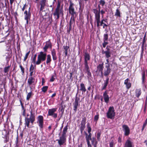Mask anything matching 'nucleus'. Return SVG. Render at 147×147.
I'll return each instance as SVG.
<instances>
[{
  "label": "nucleus",
  "mask_w": 147,
  "mask_h": 147,
  "mask_svg": "<svg viewBox=\"0 0 147 147\" xmlns=\"http://www.w3.org/2000/svg\"><path fill=\"white\" fill-rule=\"evenodd\" d=\"M74 5V4L71 1H70L69 7V13L71 15L70 22V27L71 26L72 24L74 22V16H76V13L74 11V9L73 7Z\"/></svg>",
  "instance_id": "obj_1"
},
{
  "label": "nucleus",
  "mask_w": 147,
  "mask_h": 147,
  "mask_svg": "<svg viewBox=\"0 0 147 147\" xmlns=\"http://www.w3.org/2000/svg\"><path fill=\"white\" fill-rule=\"evenodd\" d=\"M61 2L59 1L58 2L57 7L54 11L53 15L55 16V18L56 19H58L59 18V15L63 13L62 7H60Z\"/></svg>",
  "instance_id": "obj_2"
},
{
  "label": "nucleus",
  "mask_w": 147,
  "mask_h": 147,
  "mask_svg": "<svg viewBox=\"0 0 147 147\" xmlns=\"http://www.w3.org/2000/svg\"><path fill=\"white\" fill-rule=\"evenodd\" d=\"M92 11L94 14V23H96L97 26H99L100 19V11L96 9H93Z\"/></svg>",
  "instance_id": "obj_3"
},
{
  "label": "nucleus",
  "mask_w": 147,
  "mask_h": 147,
  "mask_svg": "<svg viewBox=\"0 0 147 147\" xmlns=\"http://www.w3.org/2000/svg\"><path fill=\"white\" fill-rule=\"evenodd\" d=\"M115 115V112L113 107H109L108 112L107 113V116L108 118L110 119H113Z\"/></svg>",
  "instance_id": "obj_4"
},
{
  "label": "nucleus",
  "mask_w": 147,
  "mask_h": 147,
  "mask_svg": "<svg viewBox=\"0 0 147 147\" xmlns=\"http://www.w3.org/2000/svg\"><path fill=\"white\" fill-rule=\"evenodd\" d=\"M47 57V53L43 52L41 51L38 55V62L39 63V64L43 61L46 60Z\"/></svg>",
  "instance_id": "obj_5"
},
{
  "label": "nucleus",
  "mask_w": 147,
  "mask_h": 147,
  "mask_svg": "<svg viewBox=\"0 0 147 147\" xmlns=\"http://www.w3.org/2000/svg\"><path fill=\"white\" fill-rule=\"evenodd\" d=\"M30 115L28 114L27 115V117H25V119H28L31 122V124H33V123L35 120V113H33L32 109L30 111Z\"/></svg>",
  "instance_id": "obj_6"
},
{
  "label": "nucleus",
  "mask_w": 147,
  "mask_h": 147,
  "mask_svg": "<svg viewBox=\"0 0 147 147\" xmlns=\"http://www.w3.org/2000/svg\"><path fill=\"white\" fill-rule=\"evenodd\" d=\"M57 108H53L51 109H49L48 111V114L49 116H53V117L56 118L57 116V114L55 112L56 111Z\"/></svg>",
  "instance_id": "obj_7"
},
{
  "label": "nucleus",
  "mask_w": 147,
  "mask_h": 147,
  "mask_svg": "<svg viewBox=\"0 0 147 147\" xmlns=\"http://www.w3.org/2000/svg\"><path fill=\"white\" fill-rule=\"evenodd\" d=\"M37 123L40 128H42L43 127V117L42 116L39 115L37 118Z\"/></svg>",
  "instance_id": "obj_8"
},
{
  "label": "nucleus",
  "mask_w": 147,
  "mask_h": 147,
  "mask_svg": "<svg viewBox=\"0 0 147 147\" xmlns=\"http://www.w3.org/2000/svg\"><path fill=\"white\" fill-rule=\"evenodd\" d=\"M122 128L125 135L128 136L130 133V129L126 125H122Z\"/></svg>",
  "instance_id": "obj_9"
},
{
  "label": "nucleus",
  "mask_w": 147,
  "mask_h": 147,
  "mask_svg": "<svg viewBox=\"0 0 147 147\" xmlns=\"http://www.w3.org/2000/svg\"><path fill=\"white\" fill-rule=\"evenodd\" d=\"M30 8H29V11L28 12L26 10L24 12V14H25L24 16V19L26 21V23L28 24V20H30Z\"/></svg>",
  "instance_id": "obj_10"
},
{
  "label": "nucleus",
  "mask_w": 147,
  "mask_h": 147,
  "mask_svg": "<svg viewBox=\"0 0 147 147\" xmlns=\"http://www.w3.org/2000/svg\"><path fill=\"white\" fill-rule=\"evenodd\" d=\"M66 140V137L62 136L60 137L59 139L56 140L58 141V143L60 146L63 145L65 142Z\"/></svg>",
  "instance_id": "obj_11"
},
{
  "label": "nucleus",
  "mask_w": 147,
  "mask_h": 147,
  "mask_svg": "<svg viewBox=\"0 0 147 147\" xmlns=\"http://www.w3.org/2000/svg\"><path fill=\"white\" fill-rule=\"evenodd\" d=\"M84 68L83 70L84 72L87 73L88 77H90L91 76V73L90 72L89 67L88 64H84Z\"/></svg>",
  "instance_id": "obj_12"
},
{
  "label": "nucleus",
  "mask_w": 147,
  "mask_h": 147,
  "mask_svg": "<svg viewBox=\"0 0 147 147\" xmlns=\"http://www.w3.org/2000/svg\"><path fill=\"white\" fill-rule=\"evenodd\" d=\"M86 121V119L84 118H83L81 123L80 130L81 133H82L83 131L85 128V127Z\"/></svg>",
  "instance_id": "obj_13"
},
{
  "label": "nucleus",
  "mask_w": 147,
  "mask_h": 147,
  "mask_svg": "<svg viewBox=\"0 0 147 147\" xmlns=\"http://www.w3.org/2000/svg\"><path fill=\"white\" fill-rule=\"evenodd\" d=\"M52 46L51 44V42L49 40L46 42V45L43 47V49L44 52H46L47 49L49 47L51 48Z\"/></svg>",
  "instance_id": "obj_14"
},
{
  "label": "nucleus",
  "mask_w": 147,
  "mask_h": 147,
  "mask_svg": "<svg viewBox=\"0 0 147 147\" xmlns=\"http://www.w3.org/2000/svg\"><path fill=\"white\" fill-rule=\"evenodd\" d=\"M80 100V98L77 97H76L75 101L73 103L74 108V111L76 112L78 105V102Z\"/></svg>",
  "instance_id": "obj_15"
},
{
  "label": "nucleus",
  "mask_w": 147,
  "mask_h": 147,
  "mask_svg": "<svg viewBox=\"0 0 147 147\" xmlns=\"http://www.w3.org/2000/svg\"><path fill=\"white\" fill-rule=\"evenodd\" d=\"M107 92L106 91L103 93V96L105 100V102L107 103L109 100V97L107 94Z\"/></svg>",
  "instance_id": "obj_16"
},
{
  "label": "nucleus",
  "mask_w": 147,
  "mask_h": 147,
  "mask_svg": "<svg viewBox=\"0 0 147 147\" xmlns=\"http://www.w3.org/2000/svg\"><path fill=\"white\" fill-rule=\"evenodd\" d=\"M90 56L89 54L86 53L84 55V64H88V61L90 60Z\"/></svg>",
  "instance_id": "obj_17"
},
{
  "label": "nucleus",
  "mask_w": 147,
  "mask_h": 147,
  "mask_svg": "<svg viewBox=\"0 0 147 147\" xmlns=\"http://www.w3.org/2000/svg\"><path fill=\"white\" fill-rule=\"evenodd\" d=\"M85 134L86 135V140L87 142L88 147H92L90 142V140L92 138L90 136H88V134L87 133H86Z\"/></svg>",
  "instance_id": "obj_18"
},
{
  "label": "nucleus",
  "mask_w": 147,
  "mask_h": 147,
  "mask_svg": "<svg viewBox=\"0 0 147 147\" xmlns=\"http://www.w3.org/2000/svg\"><path fill=\"white\" fill-rule=\"evenodd\" d=\"M124 147H134L131 142L129 140H127L126 141Z\"/></svg>",
  "instance_id": "obj_19"
},
{
  "label": "nucleus",
  "mask_w": 147,
  "mask_h": 147,
  "mask_svg": "<svg viewBox=\"0 0 147 147\" xmlns=\"http://www.w3.org/2000/svg\"><path fill=\"white\" fill-rule=\"evenodd\" d=\"M103 65V63H102L101 64H99L97 67V70L98 71L100 72V71L102 74V71L104 68Z\"/></svg>",
  "instance_id": "obj_20"
},
{
  "label": "nucleus",
  "mask_w": 147,
  "mask_h": 147,
  "mask_svg": "<svg viewBox=\"0 0 147 147\" xmlns=\"http://www.w3.org/2000/svg\"><path fill=\"white\" fill-rule=\"evenodd\" d=\"M90 140L94 147H96L97 142L96 140V138L95 137H92Z\"/></svg>",
  "instance_id": "obj_21"
},
{
  "label": "nucleus",
  "mask_w": 147,
  "mask_h": 147,
  "mask_svg": "<svg viewBox=\"0 0 147 147\" xmlns=\"http://www.w3.org/2000/svg\"><path fill=\"white\" fill-rule=\"evenodd\" d=\"M128 81L129 79L127 78L125 80L124 83V84L126 85V88L127 89H129L130 88L131 85V83L129 82Z\"/></svg>",
  "instance_id": "obj_22"
},
{
  "label": "nucleus",
  "mask_w": 147,
  "mask_h": 147,
  "mask_svg": "<svg viewBox=\"0 0 147 147\" xmlns=\"http://www.w3.org/2000/svg\"><path fill=\"white\" fill-rule=\"evenodd\" d=\"M51 54L53 60L54 61L56 60L57 59V57L56 55L55 50L54 49H53L51 51Z\"/></svg>",
  "instance_id": "obj_23"
},
{
  "label": "nucleus",
  "mask_w": 147,
  "mask_h": 147,
  "mask_svg": "<svg viewBox=\"0 0 147 147\" xmlns=\"http://www.w3.org/2000/svg\"><path fill=\"white\" fill-rule=\"evenodd\" d=\"M80 90L82 91V93L85 92L86 91V90L84 84L83 83H81L80 84Z\"/></svg>",
  "instance_id": "obj_24"
},
{
  "label": "nucleus",
  "mask_w": 147,
  "mask_h": 147,
  "mask_svg": "<svg viewBox=\"0 0 147 147\" xmlns=\"http://www.w3.org/2000/svg\"><path fill=\"white\" fill-rule=\"evenodd\" d=\"M35 79L32 77H30L28 80V83L29 85H31L34 82Z\"/></svg>",
  "instance_id": "obj_25"
},
{
  "label": "nucleus",
  "mask_w": 147,
  "mask_h": 147,
  "mask_svg": "<svg viewBox=\"0 0 147 147\" xmlns=\"http://www.w3.org/2000/svg\"><path fill=\"white\" fill-rule=\"evenodd\" d=\"M25 123H24V124L26 126H27L28 128H30L32 127L30 125V123L31 124V122L29 120H28V119H25Z\"/></svg>",
  "instance_id": "obj_26"
},
{
  "label": "nucleus",
  "mask_w": 147,
  "mask_h": 147,
  "mask_svg": "<svg viewBox=\"0 0 147 147\" xmlns=\"http://www.w3.org/2000/svg\"><path fill=\"white\" fill-rule=\"evenodd\" d=\"M102 53L105 54L106 57L107 58H109L111 56V53L109 49L107 51L103 52Z\"/></svg>",
  "instance_id": "obj_27"
},
{
  "label": "nucleus",
  "mask_w": 147,
  "mask_h": 147,
  "mask_svg": "<svg viewBox=\"0 0 147 147\" xmlns=\"http://www.w3.org/2000/svg\"><path fill=\"white\" fill-rule=\"evenodd\" d=\"M109 78H107L106 80L105 81V82L104 83V85L102 88V90H104L106 88L109 83Z\"/></svg>",
  "instance_id": "obj_28"
},
{
  "label": "nucleus",
  "mask_w": 147,
  "mask_h": 147,
  "mask_svg": "<svg viewBox=\"0 0 147 147\" xmlns=\"http://www.w3.org/2000/svg\"><path fill=\"white\" fill-rule=\"evenodd\" d=\"M111 72V69H106L104 70V75L105 76H108Z\"/></svg>",
  "instance_id": "obj_29"
},
{
  "label": "nucleus",
  "mask_w": 147,
  "mask_h": 147,
  "mask_svg": "<svg viewBox=\"0 0 147 147\" xmlns=\"http://www.w3.org/2000/svg\"><path fill=\"white\" fill-rule=\"evenodd\" d=\"M47 56L46 63L47 64H50L52 60L51 56L49 54L47 55Z\"/></svg>",
  "instance_id": "obj_30"
},
{
  "label": "nucleus",
  "mask_w": 147,
  "mask_h": 147,
  "mask_svg": "<svg viewBox=\"0 0 147 147\" xmlns=\"http://www.w3.org/2000/svg\"><path fill=\"white\" fill-rule=\"evenodd\" d=\"M67 129L68 128L67 126L64 127L63 131L62 134L61 135L62 136L66 137V134L67 132Z\"/></svg>",
  "instance_id": "obj_31"
},
{
  "label": "nucleus",
  "mask_w": 147,
  "mask_h": 147,
  "mask_svg": "<svg viewBox=\"0 0 147 147\" xmlns=\"http://www.w3.org/2000/svg\"><path fill=\"white\" fill-rule=\"evenodd\" d=\"M36 58L33 57L32 60V63H33L35 65H39V63L38 62V57H37V60L36 61Z\"/></svg>",
  "instance_id": "obj_32"
},
{
  "label": "nucleus",
  "mask_w": 147,
  "mask_h": 147,
  "mask_svg": "<svg viewBox=\"0 0 147 147\" xmlns=\"http://www.w3.org/2000/svg\"><path fill=\"white\" fill-rule=\"evenodd\" d=\"M141 92L140 89H136V96L137 97H139L141 94Z\"/></svg>",
  "instance_id": "obj_33"
},
{
  "label": "nucleus",
  "mask_w": 147,
  "mask_h": 147,
  "mask_svg": "<svg viewBox=\"0 0 147 147\" xmlns=\"http://www.w3.org/2000/svg\"><path fill=\"white\" fill-rule=\"evenodd\" d=\"M115 15L119 17H121L120 11L118 9H117L116 10V11L115 13Z\"/></svg>",
  "instance_id": "obj_34"
},
{
  "label": "nucleus",
  "mask_w": 147,
  "mask_h": 147,
  "mask_svg": "<svg viewBox=\"0 0 147 147\" xmlns=\"http://www.w3.org/2000/svg\"><path fill=\"white\" fill-rule=\"evenodd\" d=\"M11 52L10 51H7L5 55L6 57L7 58H10L11 56Z\"/></svg>",
  "instance_id": "obj_35"
},
{
  "label": "nucleus",
  "mask_w": 147,
  "mask_h": 147,
  "mask_svg": "<svg viewBox=\"0 0 147 147\" xmlns=\"http://www.w3.org/2000/svg\"><path fill=\"white\" fill-rule=\"evenodd\" d=\"M19 67L20 68L21 71L22 72V75H24V68L22 67V66L21 64L20 65Z\"/></svg>",
  "instance_id": "obj_36"
},
{
  "label": "nucleus",
  "mask_w": 147,
  "mask_h": 147,
  "mask_svg": "<svg viewBox=\"0 0 147 147\" xmlns=\"http://www.w3.org/2000/svg\"><path fill=\"white\" fill-rule=\"evenodd\" d=\"M69 47L67 46H64V49L65 50L64 53L66 56L67 55V50L69 48Z\"/></svg>",
  "instance_id": "obj_37"
},
{
  "label": "nucleus",
  "mask_w": 147,
  "mask_h": 147,
  "mask_svg": "<svg viewBox=\"0 0 147 147\" xmlns=\"http://www.w3.org/2000/svg\"><path fill=\"white\" fill-rule=\"evenodd\" d=\"M104 21L106 22L105 20L104 19H102L100 21V22H99V26H97H97L98 27H99L100 26H102L103 24H104L105 23H104Z\"/></svg>",
  "instance_id": "obj_38"
},
{
  "label": "nucleus",
  "mask_w": 147,
  "mask_h": 147,
  "mask_svg": "<svg viewBox=\"0 0 147 147\" xmlns=\"http://www.w3.org/2000/svg\"><path fill=\"white\" fill-rule=\"evenodd\" d=\"M48 88V86H43L42 88V92H45L47 91Z\"/></svg>",
  "instance_id": "obj_39"
},
{
  "label": "nucleus",
  "mask_w": 147,
  "mask_h": 147,
  "mask_svg": "<svg viewBox=\"0 0 147 147\" xmlns=\"http://www.w3.org/2000/svg\"><path fill=\"white\" fill-rule=\"evenodd\" d=\"M108 39V35L107 34H105L104 35L103 40L105 41H107Z\"/></svg>",
  "instance_id": "obj_40"
},
{
  "label": "nucleus",
  "mask_w": 147,
  "mask_h": 147,
  "mask_svg": "<svg viewBox=\"0 0 147 147\" xmlns=\"http://www.w3.org/2000/svg\"><path fill=\"white\" fill-rule=\"evenodd\" d=\"M88 133H90L91 131V128L89 125V123L87 125Z\"/></svg>",
  "instance_id": "obj_41"
},
{
  "label": "nucleus",
  "mask_w": 147,
  "mask_h": 147,
  "mask_svg": "<svg viewBox=\"0 0 147 147\" xmlns=\"http://www.w3.org/2000/svg\"><path fill=\"white\" fill-rule=\"evenodd\" d=\"M56 78V76L55 75V74L54 75H53L52 76L51 78L50 79V81L51 82H53Z\"/></svg>",
  "instance_id": "obj_42"
},
{
  "label": "nucleus",
  "mask_w": 147,
  "mask_h": 147,
  "mask_svg": "<svg viewBox=\"0 0 147 147\" xmlns=\"http://www.w3.org/2000/svg\"><path fill=\"white\" fill-rule=\"evenodd\" d=\"M31 95H32V92H29L27 96V97H26V99L27 100H29L30 98V97L31 96Z\"/></svg>",
  "instance_id": "obj_43"
},
{
  "label": "nucleus",
  "mask_w": 147,
  "mask_h": 147,
  "mask_svg": "<svg viewBox=\"0 0 147 147\" xmlns=\"http://www.w3.org/2000/svg\"><path fill=\"white\" fill-rule=\"evenodd\" d=\"M30 53V51H29L28 53H27L26 54L24 58V61H25L28 58V57L29 54Z\"/></svg>",
  "instance_id": "obj_44"
},
{
  "label": "nucleus",
  "mask_w": 147,
  "mask_h": 147,
  "mask_svg": "<svg viewBox=\"0 0 147 147\" xmlns=\"http://www.w3.org/2000/svg\"><path fill=\"white\" fill-rule=\"evenodd\" d=\"M9 66H8L7 67H5L4 69V71L5 73H6L8 72L9 70Z\"/></svg>",
  "instance_id": "obj_45"
},
{
  "label": "nucleus",
  "mask_w": 147,
  "mask_h": 147,
  "mask_svg": "<svg viewBox=\"0 0 147 147\" xmlns=\"http://www.w3.org/2000/svg\"><path fill=\"white\" fill-rule=\"evenodd\" d=\"M115 143L112 140L109 143V147H113Z\"/></svg>",
  "instance_id": "obj_46"
},
{
  "label": "nucleus",
  "mask_w": 147,
  "mask_h": 147,
  "mask_svg": "<svg viewBox=\"0 0 147 147\" xmlns=\"http://www.w3.org/2000/svg\"><path fill=\"white\" fill-rule=\"evenodd\" d=\"M46 2V0H41L40 4V5H45V3Z\"/></svg>",
  "instance_id": "obj_47"
},
{
  "label": "nucleus",
  "mask_w": 147,
  "mask_h": 147,
  "mask_svg": "<svg viewBox=\"0 0 147 147\" xmlns=\"http://www.w3.org/2000/svg\"><path fill=\"white\" fill-rule=\"evenodd\" d=\"M100 4L102 6L104 5L105 4V2L104 0H100Z\"/></svg>",
  "instance_id": "obj_48"
},
{
  "label": "nucleus",
  "mask_w": 147,
  "mask_h": 147,
  "mask_svg": "<svg viewBox=\"0 0 147 147\" xmlns=\"http://www.w3.org/2000/svg\"><path fill=\"white\" fill-rule=\"evenodd\" d=\"M147 125V122H145L143 124L142 127V131H143L144 130L145 127L146 126V125Z\"/></svg>",
  "instance_id": "obj_49"
},
{
  "label": "nucleus",
  "mask_w": 147,
  "mask_h": 147,
  "mask_svg": "<svg viewBox=\"0 0 147 147\" xmlns=\"http://www.w3.org/2000/svg\"><path fill=\"white\" fill-rule=\"evenodd\" d=\"M34 67L32 64H31L30 68V71H34Z\"/></svg>",
  "instance_id": "obj_50"
},
{
  "label": "nucleus",
  "mask_w": 147,
  "mask_h": 147,
  "mask_svg": "<svg viewBox=\"0 0 147 147\" xmlns=\"http://www.w3.org/2000/svg\"><path fill=\"white\" fill-rule=\"evenodd\" d=\"M106 11V10H104L102 9L100 11V13L102 15V17H103V14L105 13V11Z\"/></svg>",
  "instance_id": "obj_51"
},
{
  "label": "nucleus",
  "mask_w": 147,
  "mask_h": 147,
  "mask_svg": "<svg viewBox=\"0 0 147 147\" xmlns=\"http://www.w3.org/2000/svg\"><path fill=\"white\" fill-rule=\"evenodd\" d=\"M104 41V42L102 44V45H103V47L105 48V47L106 45H107L108 44V43L107 42V41Z\"/></svg>",
  "instance_id": "obj_52"
},
{
  "label": "nucleus",
  "mask_w": 147,
  "mask_h": 147,
  "mask_svg": "<svg viewBox=\"0 0 147 147\" xmlns=\"http://www.w3.org/2000/svg\"><path fill=\"white\" fill-rule=\"evenodd\" d=\"M106 65L105 66V67L106 69H111L110 67L109 64H108L107 63H105Z\"/></svg>",
  "instance_id": "obj_53"
},
{
  "label": "nucleus",
  "mask_w": 147,
  "mask_h": 147,
  "mask_svg": "<svg viewBox=\"0 0 147 147\" xmlns=\"http://www.w3.org/2000/svg\"><path fill=\"white\" fill-rule=\"evenodd\" d=\"M99 118V115H95L94 117V119L95 121H97Z\"/></svg>",
  "instance_id": "obj_54"
},
{
  "label": "nucleus",
  "mask_w": 147,
  "mask_h": 147,
  "mask_svg": "<svg viewBox=\"0 0 147 147\" xmlns=\"http://www.w3.org/2000/svg\"><path fill=\"white\" fill-rule=\"evenodd\" d=\"M145 74L144 73H143L142 74V82H144V78H145Z\"/></svg>",
  "instance_id": "obj_55"
},
{
  "label": "nucleus",
  "mask_w": 147,
  "mask_h": 147,
  "mask_svg": "<svg viewBox=\"0 0 147 147\" xmlns=\"http://www.w3.org/2000/svg\"><path fill=\"white\" fill-rule=\"evenodd\" d=\"M100 133H98L97 134V138L98 140H99L100 136Z\"/></svg>",
  "instance_id": "obj_56"
},
{
  "label": "nucleus",
  "mask_w": 147,
  "mask_h": 147,
  "mask_svg": "<svg viewBox=\"0 0 147 147\" xmlns=\"http://www.w3.org/2000/svg\"><path fill=\"white\" fill-rule=\"evenodd\" d=\"M45 5H40V11H42L44 8Z\"/></svg>",
  "instance_id": "obj_57"
},
{
  "label": "nucleus",
  "mask_w": 147,
  "mask_h": 147,
  "mask_svg": "<svg viewBox=\"0 0 147 147\" xmlns=\"http://www.w3.org/2000/svg\"><path fill=\"white\" fill-rule=\"evenodd\" d=\"M26 5V4H24L22 8V10L23 11L25 10Z\"/></svg>",
  "instance_id": "obj_58"
},
{
  "label": "nucleus",
  "mask_w": 147,
  "mask_h": 147,
  "mask_svg": "<svg viewBox=\"0 0 147 147\" xmlns=\"http://www.w3.org/2000/svg\"><path fill=\"white\" fill-rule=\"evenodd\" d=\"M30 71V77H32L34 71Z\"/></svg>",
  "instance_id": "obj_59"
},
{
  "label": "nucleus",
  "mask_w": 147,
  "mask_h": 147,
  "mask_svg": "<svg viewBox=\"0 0 147 147\" xmlns=\"http://www.w3.org/2000/svg\"><path fill=\"white\" fill-rule=\"evenodd\" d=\"M10 0V2L11 4H12L13 3V2L14 1V0Z\"/></svg>",
  "instance_id": "obj_60"
},
{
  "label": "nucleus",
  "mask_w": 147,
  "mask_h": 147,
  "mask_svg": "<svg viewBox=\"0 0 147 147\" xmlns=\"http://www.w3.org/2000/svg\"><path fill=\"white\" fill-rule=\"evenodd\" d=\"M145 38H143V42H142V43L144 44L145 42Z\"/></svg>",
  "instance_id": "obj_61"
},
{
  "label": "nucleus",
  "mask_w": 147,
  "mask_h": 147,
  "mask_svg": "<svg viewBox=\"0 0 147 147\" xmlns=\"http://www.w3.org/2000/svg\"><path fill=\"white\" fill-rule=\"evenodd\" d=\"M22 115L24 116H25V110H24L23 113H22Z\"/></svg>",
  "instance_id": "obj_62"
},
{
  "label": "nucleus",
  "mask_w": 147,
  "mask_h": 147,
  "mask_svg": "<svg viewBox=\"0 0 147 147\" xmlns=\"http://www.w3.org/2000/svg\"><path fill=\"white\" fill-rule=\"evenodd\" d=\"M56 95V93H54V94H53L51 96V97H52V98H53V97H54V96Z\"/></svg>",
  "instance_id": "obj_63"
},
{
  "label": "nucleus",
  "mask_w": 147,
  "mask_h": 147,
  "mask_svg": "<svg viewBox=\"0 0 147 147\" xmlns=\"http://www.w3.org/2000/svg\"><path fill=\"white\" fill-rule=\"evenodd\" d=\"M107 25L106 24H103V28H105V27H107Z\"/></svg>",
  "instance_id": "obj_64"
}]
</instances>
